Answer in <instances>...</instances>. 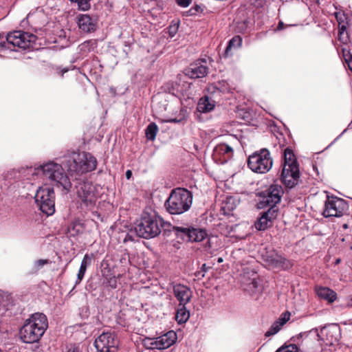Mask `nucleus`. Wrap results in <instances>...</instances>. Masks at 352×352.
<instances>
[{
  "instance_id": "nucleus-27",
  "label": "nucleus",
  "mask_w": 352,
  "mask_h": 352,
  "mask_svg": "<svg viewBox=\"0 0 352 352\" xmlns=\"http://www.w3.org/2000/svg\"><path fill=\"white\" fill-rule=\"evenodd\" d=\"M206 232L202 229L191 228V231L188 234V240L190 241L199 242L203 241L206 236Z\"/></svg>"
},
{
  "instance_id": "nucleus-15",
  "label": "nucleus",
  "mask_w": 352,
  "mask_h": 352,
  "mask_svg": "<svg viewBox=\"0 0 352 352\" xmlns=\"http://www.w3.org/2000/svg\"><path fill=\"white\" fill-rule=\"evenodd\" d=\"M190 87L191 84L190 82L182 80L181 78L176 81L170 82L167 85L168 92L178 98L181 96L190 98V96L192 95Z\"/></svg>"
},
{
  "instance_id": "nucleus-4",
  "label": "nucleus",
  "mask_w": 352,
  "mask_h": 352,
  "mask_svg": "<svg viewBox=\"0 0 352 352\" xmlns=\"http://www.w3.org/2000/svg\"><path fill=\"white\" fill-rule=\"evenodd\" d=\"M48 327L47 317L42 313H35L25 320L19 334L23 342L34 343L43 336Z\"/></svg>"
},
{
  "instance_id": "nucleus-35",
  "label": "nucleus",
  "mask_w": 352,
  "mask_h": 352,
  "mask_svg": "<svg viewBox=\"0 0 352 352\" xmlns=\"http://www.w3.org/2000/svg\"><path fill=\"white\" fill-rule=\"evenodd\" d=\"M103 284L111 289H116L117 287V278L112 275L106 276L104 279Z\"/></svg>"
},
{
  "instance_id": "nucleus-49",
  "label": "nucleus",
  "mask_w": 352,
  "mask_h": 352,
  "mask_svg": "<svg viewBox=\"0 0 352 352\" xmlns=\"http://www.w3.org/2000/svg\"><path fill=\"white\" fill-rule=\"evenodd\" d=\"M209 269V267H206V264H203L201 267V271H203V272L205 274V272Z\"/></svg>"
},
{
  "instance_id": "nucleus-9",
  "label": "nucleus",
  "mask_w": 352,
  "mask_h": 352,
  "mask_svg": "<svg viewBox=\"0 0 352 352\" xmlns=\"http://www.w3.org/2000/svg\"><path fill=\"white\" fill-rule=\"evenodd\" d=\"M36 41V36L33 34L21 30L14 31L7 34L6 41L0 42V47H6L8 43L23 50L34 48Z\"/></svg>"
},
{
  "instance_id": "nucleus-45",
  "label": "nucleus",
  "mask_w": 352,
  "mask_h": 352,
  "mask_svg": "<svg viewBox=\"0 0 352 352\" xmlns=\"http://www.w3.org/2000/svg\"><path fill=\"white\" fill-rule=\"evenodd\" d=\"M204 276H205V274L203 272V271H201V270L197 271L195 273V276L196 278H197L198 279H201L202 278L204 277Z\"/></svg>"
},
{
  "instance_id": "nucleus-50",
  "label": "nucleus",
  "mask_w": 352,
  "mask_h": 352,
  "mask_svg": "<svg viewBox=\"0 0 352 352\" xmlns=\"http://www.w3.org/2000/svg\"><path fill=\"white\" fill-rule=\"evenodd\" d=\"M66 352H78V348L74 346L69 349Z\"/></svg>"
},
{
  "instance_id": "nucleus-2",
  "label": "nucleus",
  "mask_w": 352,
  "mask_h": 352,
  "mask_svg": "<svg viewBox=\"0 0 352 352\" xmlns=\"http://www.w3.org/2000/svg\"><path fill=\"white\" fill-rule=\"evenodd\" d=\"M28 175L32 177H41L58 187H62L66 192L72 188V183L65 172L62 164L54 161H48L43 164L34 167L27 168Z\"/></svg>"
},
{
  "instance_id": "nucleus-32",
  "label": "nucleus",
  "mask_w": 352,
  "mask_h": 352,
  "mask_svg": "<svg viewBox=\"0 0 352 352\" xmlns=\"http://www.w3.org/2000/svg\"><path fill=\"white\" fill-rule=\"evenodd\" d=\"M258 287V282L257 281L256 278L254 276L250 280V282L246 284L244 289L249 292L250 294H252L256 292L257 288Z\"/></svg>"
},
{
  "instance_id": "nucleus-38",
  "label": "nucleus",
  "mask_w": 352,
  "mask_h": 352,
  "mask_svg": "<svg viewBox=\"0 0 352 352\" xmlns=\"http://www.w3.org/2000/svg\"><path fill=\"white\" fill-rule=\"evenodd\" d=\"M276 352H298V350L296 345L289 344L279 348Z\"/></svg>"
},
{
  "instance_id": "nucleus-46",
  "label": "nucleus",
  "mask_w": 352,
  "mask_h": 352,
  "mask_svg": "<svg viewBox=\"0 0 352 352\" xmlns=\"http://www.w3.org/2000/svg\"><path fill=\"white\" fill-rule=\"evenodd\" d=\"M177 30V27H170L169 29V34L171 36H174Z\"/></svg>"
},
{
  "instance_id": "nucleus-1",
  "label": "nucleus",
  "mask_w": 352,
  "mask_h": 352,
  "mask_svg": "<svg viewBox=\"0 0 352 352\" xmlns=\"http://www.w3.org/2000/svg\"><path fill=\"white\" fill-rule=\"evenodd\" d=\"M62 163L71 177L76 181V193L81 206L87 208L93 206L96 201V187L91 182L85 180L83 176L96 168V157L89 153L74 152L65 157Z\"/></svg>"
},
{
  "instance_id": "nucleus-10",
  "label": "nucleus",
  "mask_w": 352,
  "mask_h": 352,
  "mask_svg": "<svg viewBox=\"0 0 352 352\" xmlns=\"http://www.w3.org/2000/svg\"><path fill=\"white\" fill-rule=\"evenodd\" d=\"M227 142L217 144L213 151V158L220 164L226 163L234 155V147L239 144V140L236 135H228Z\"/></svg>"
},
{
  "instance_id": "nucleus-48",
  "label": "nucleus",
  "mask_w": 352,
  "mask_h": 352,
  "mask_svg": "<svg viewBox=\"0 0 352 352\" xmlns=\"http://www.w3.org/2000/svg\"><path fill=\"white\" fill-rule=\"evenodd\" d=\"M345 305L349 307H352V296L346 300Z\"/></svg>"
},
{
  "instance_id": "nucleus-41",
  "label": "nucleus",
  "mask_w": 352,
  "mask_h": 352,
  "mask_svg": "<svg viewBox=\"0 0 352 352\" xmlns=\"http://www.w3.org/2000/svg\"><path fill=\"white\" fill-rule=\"evenodd\" d=\"M344 60L349 67V69L352 72V54L348 52L344 54Z\"/></svg>"
},
{
  "instance_id": "nucleus-12",
  "label": "nucleus",
  "mask_w": 352,
  "mask_h": 352,
  "mask_svg": "<svg viewBox=\"0 0 352 352\" xmlns=\"http://www.w3.org/2000/svg\"><path fill=\"white\" fill-rule=\"evenodd\" d=\"M313 331L316 333L318 340L322 341L326 346L336 345L341 338L340 326L336 324L325 326L319 332L318 329L313 330Z\"/></svg>"
},
{
  "instance_id": "nucleus-55",
  "label": "nucleus",
  "mask_w": 352,
  "mask_h": 352,
  "mask_svg": "<svg viewBox=\"0 0 352 352\" xmlns=\"http://www.w3.org/2000/svg\"><path fill=\"white\" fill-rule=\"evenodd\" d=\"M343 227H344V228H347V225H346V224H344Z\"/></svg>"
},
{
  "instance_id": "nucleus-18",
  "label": "nucleus",
  "mask_w": 352,
  "mask_h": 352,
  "mask_svg": "<svg viewBox=\"0 0 352 352\" xmlns=\"http://www.w3.org/2000/svg\"><path fill=\"white\" fill-rule=\"evenodd\" d=\"M277 211V208H269L266 212H264L256 221L255 228L258 230H265L268 228L272 220L276 217Z\"/></svg>"
},
{
  "instance_id": "nucleus-57",
  "label": "nucleus",
  "mask_w": 352,
  "mask_h": 352,
  "mask_svg": "<svg viewBox=\"0 0 352 352\" xmlns=\"http://www.w3.org/2000/svg\"><path fill=\"white\" fill-rule=\"evenodd\" d=\"M1 38V34H0V38Z\"/></svg>"
},
{
  "instance_id": "nucleus-29",
  "label": "nucleus",
  "mask_w": 352,
  "mask_h": 352,
  "mask_svg": "<svg viewBox=\"0 0 352 352\" xmlns=\"http://www.w3.org/2000/svg\"><path fill=\"white\" fill-rule=\"evenodd\" d=\"M158 132V126L155 122L150 123L146 129V136L149 140H154Z\"/></svg>"
},
{
  "instance_id": "nucleus-22",
  "label": "nucleus",
  "mask_w": 352,
  "mask_h": 352,
  "mask_svg": "<svg viewBox=\"0 0 352 352\" xmlns=\"http://www.w3.org/2000/svg\"><path fill=\"white\" fill-rule=\"evenodd\" d=\"M215 107V102L208 96H204L199 99L197 104V110L201 113H208Z\"/></svg>"
},
{
  "instance_id": "nucleus-21",
  "label": "nucleus",
  "mask_w": 352,
  "mask_h": 352,
  "mask_svg": "<svg viewBox=\"0 0 352 352\" xmlns=\"http://www.w3.org/2000/svg\"><path fill=\"white\" fill-rule=\"evenodd\" d=\"M158 343V350H163L172 346L177 340V334L173 331H169L165 334L156 338Z\"/></svg>"
},
{
  "instance_id": "nucleus-5",
  "label": "nucleus",
  "mask_w": 352,
  "mask_h": 352,
  "mask_svg": "<svg viewBox=\"0 0 352 352\" xmlns=\"http://www.w3.org/2000/svg\"><path fill=\"white\" fill-rule=\"evenodd\" d=\"M192 204V192L186 188H177L171 191L164 206L170 214H181L187 212Z\"/></svg>"
},
{
  "instance_id": "nucleus-11",
  "label": "nucleus",
  "mask_w": 352,
  "mask_h": 352,
  "mask_svg": "<svg viewBox=\"0 0 352 352\" xmlns=\"http://www.w3.org/2000/svg\"><path fill=\"white\" fill-rule=\"evenodd\" d=\"M283 193L281 186L278 184L270 186L266 190L260 193L261 199L258 203V208L260 209L267 207L276 208V206L280 202Z\"/></svg>"
},
{
  "instance_id": "nucleus-13",
  "label": "nucleus",
  "mask_w": 352,
  "mask_h": 352,
  "mask_svg": "<svg viewBox=\"0 0 352 352\" xmlns=\"http://www.w3.org/2000/svg\"><path fill=\"white\" fill-rule=\"evenodd\" d=\"M119 341L116 334L112 331L103 332L94 342L98 352H116Z\"/></svg>"
},
{
  "instance_id": "nucleus-6",
  "label": "nucleus",
  "mask_w": 352,
  "mask_h": 352,
  "mask_svg": "<svg viewBox=\"0 0 352 352\" xmlns=\"http://www.w3.org/2000/svg\"><path fill=\"white\" fill-rule=\"evenodd\" d=\"M298 178L299 168L297 160L292 150L287 148L284 151L282 181L287 187L292 188L296 184Z\"/></svg>"
},
{
  "instance_id": "nucleus-40",
  "label": "nucleus",
  "mask_w": 352,
  "mask_h": 352,
  "mask_svg": "<svg viewBox=\"0 0 352 352\" xmlns=\"http://www.w3.org/2000/svg\"><path fill=\"white\" fill-rule=\"evenodd\" d=\"M290 318V313L289 312H285L283 313L280 318L277 320L280 324H281L282 326H283L289 320Z\"/></svg>"
},
{
  "instance_id": "nucleus-52",
  "label": "nucleus",
  "mask_w": 352,
  "mask_h": 352,
  "mask_svg": "<svg viewBox=\"0 0 352 352\" xmlns=\"http://www.w3.org/2000/svg\"><path fill=\"white\" fill-rule=\"evenodd\" d=\"M168 122H178L179 120H177L176 119H172V120H168Z\"/></svg>"
},
{
  "instance_id": "nucleus-56",
  "label": "nucleus",
  "mask_w": 352,
  "mask_h": 352,
  "mask_svg": "<svg viewBox=\"0 0 352 352\" xmlns=\"http://www.w3.org/2000/svg\"><path fill=\"white\" fill-rule=\"evenodd\" d=\"M340 262V259H338L336 263H338Z\"/></svg>"
},
{
  "instance_id": "nucleus-26",
  "label": "nucleus",
  "mask_w": 352,
  "mask_h": 352,
  "mask_svg": "<svg viewBox=\"0 0 352 352\" xmlns=\"http://www.w3.org/2000/svg\"><path fill=\"white\" fill-rule=\"evenodd\" d=\"M91 257L88 254H85L80 264V267L77 275V280L76 284H78L82 280L87 267L91 265Z\"/></svg>"
},
{
  "instance_id": "nucleus-7",
  "label": "nucleus",
  "mask_w": 352,
  "mask_h": 352,
  "mask_svg": "<svg viewBox=\"0 0 352 352\" xmlns=\"http://www.w3.org/2000/svg\"><path fill=\"white\" fill-rule=\"evenodd\" d=\"M35 203L40 210L47 216L55 212V193L52 187L47 185L38 188L34 195Z\"/></svg>"
},
{
  "instance_id": "nucleus-20",
  "label": "nucleus",
  "mask_w": 352,
  "mask_h": 352,
  "mask_svg": "<svg viewBox=\"0 0 352 352\" xmlns=\"http://www.w3.org/2000/svg\"><path fill=\"white\" fill-rule=\"evenodd\" d=\"M268 265L273 268H287L289 261L277 253L272 252L265 258Z\"/></svg>"
},
{
  "instance_id": "nucleus-25",
  "label": "nucleus",
  "mask_w": 352,
  "mask_h": 352,
  "mask_svg": "<svg viewBox=\"0 0 352 352\" xmlns=\"http://www.w3.org/2000/svg\"><path fill=\"white\" fill-rule=\"evenodd\" d=\"M186 305H178L175 314V320L178 324L186 323L190 317V311L186 309Z\"/></svg>"
},
{
  "instance_id": "nucleus-44",
  "label": "nucleus",
  "mask_w": 352,
  "mask_h": 352,
  "mask_svg": "<svg viewBox=\"0 0 352 352\" xmlns=\"http://www.w3.org/2000/svg\"><path fill=\"white\" fill-rule=\"evenodd\" d=\"M288 25H285L283 21H279L278 24V26L276 29V31H280V30H283L285 27H287Z\"/></svg>"
},
{
  "instance_id": "nucleus-33",
  "label": "nucleus",
  "mask_w": 352,
  "mask_h": 352,
  "mask_svg": "<svg viewBox=\"0 0 352 352\" xmlns=\"http://www.w3.org/2000/svg\"><path fill=\"white\" fill-rule=\"evenodd\" d=\"M49 260L47 259H38L34 262L31 272L32 273H37L41 269H42L45 265L49 263Z\"/></svg>"
},
{
  "instance_id": "nucleus-42",
  "label": "nucleus",
  "mask_w": 352,
  "mask_h": 352,
  "mask_svg": "<svg viewBox=\"0 0 352 352\" xmlns=\"http://www.w3.org/2000/svg\"><path fill=\"white\" fill-rule=\"evenodd\" d=\"M177 5L182 8H187L190 6L191 0H175Z\"/></svg>"
},
{
  "instance_id": "nucleus-53",
  "label": "nucleus",
  "mask_w": 352,
  "mask_h": 352,
  "mask_svg": "<svg viewBox=\"0 0 352 352\" xmlns=\"http://www.w3.org/2000/svg\"><path fill=\"white\" fill-rule=\"evenodd\" d=\"M217 261H218V263H221V262H223V258H219Z\"/></svg>"
},
{
  "instance_id": "nucleus-23",
  "label": "nucleus",
  "mask_w": 352,
  "mask_h": 352,
  "mask_svg": "<svg viewBox=\"0 0 352 352\" xmlns=\"http://www.w3.org/2000/svg\"><path fill=\"white\" fill-rule=\"evenodd\" d=\"M316 292L318 297L329 302H333L336 299V292L328 287H317L316 288Z\"/></svg>"
},
{
  "instance_id": "nucleus-34",
  "label": "nucleus",
  "mask_w": 352,
  "mask_h": 352,
  "mask_svg": "<svg viewBox=\"0 0 352 352\" xmlns=\"http://www.w3.org/2000/svg\"><path fill=\"white\" fill-rule=\"evenodd\" d=\"M143 345L148 349H158L157 339L146 338L143 340Z\"/></svg>"
},
{
  "instance_id": "nucleus-43",
  "label": "nucleus",
  "mask_w": 352,
  "mask_h": 352,
  "mask_svg": "<svg viewBox=\"0 0 352 352\" xmlns=\"http://www.w3.org/2000/svg\"><path fill=\"white\" fill-rule=\"evenodd\" d=\"M68 71L67 68H63L61 69L60 67L56 68V73L57 74L63 76L65 73H66Z\"/></svg>"
},
{
  "instance_id": "nucleus-19",
  "label": "nucleus",
  "mask_w": 352,
  "mask_h": 352,
  "mask_svg": "<svg viewBox=\"0 0 352 352\" xmlns=\"http://www.w3.org/2000/svg\"><path fill=\"white\" fill-rule=\"evenodd\" d=\"M78 25L84 32H91L96 30V22L89 14H80L78 16Z\"/></svg>"
},
{
  "instance_id": "nucleus-24",
  "label": "nucleus",
  "mask_w": 352,
  "mask_h": 352,
  "mask_svg": "<svg viewBox=\"0 0 352 352\" xmlns=\"http://www.w3.org/2000/svg\"><path fill=\"white\" fill-rule=\"evenodd\" d=\"M239 204V201L236 198L232 196H228L222 201L221 209L224 214H227L234 210Z\"/></svg>"
},
{
  "instance_id": "nucleus-14",
  "label": "nucleus",
  "mask_w": 352,
  "mask_h": 352,
  "mask_svg": "<svg viewBox=\"0 0 352 352\" xmlns=\"http://www.w3.org/2000/svg\"><path fill=\"white\" fill-rule=\"evenodd\" d=\"M345 208L346 204L342 199L336 197H327L322 214L325 217H341Z\"/></svg>"
},
{
  "instance_id": "nucleus-3",
  "label": "nucleus",
  "mask_w": 352,
  "mask_h": 352,
  "mask_svg": "<svg viewBox=\"0 0 352 352\" xmlns=\"http://www.w3.org/2000/svg\"><path fill=\"white\" fill-rule=\"evenodd\" d=\"M168 223L160 217L155 214H144L138 222L134 230L128 232L124 239V242L135 241L134 234L144 239H152L158 236L162 228Z\"/></svg>"
},
{
  "instance_id": "nucleus-37",
  "label": "nucleus",
  "mask_w": 352,
  "mask_h": 352,
  "mask_svg": "<svg viewBox=\"0 0 352 352\" xmlns=\"http://www.w3.org/2000/svg\"><path fill=\"white\" fill-rule=\"evenodd\" d=\"M336 18L338 23V28H340L342 25L347 28L348 23L346 21V17L344 13L336 12Z\"/></svg>"
},
{
  "instance_id": "nucleus-17",
  "label": "nucleus",
  "mask_w": 352,
  "mask_h": 352,
  "mask_svg": "<svg viewBox=\"0 0 352 352\" xmlns=\"http://www.w3.org/2000/svg\"><path fill=\"white\" fill-rule=\"evenodd\" d=\"M208 67L206 65V60L201 59L191 64L186 69V75L190 78H198L204 77L208 74Z\"/></svg>"
},
{
  "instance_id": "nucleus-36",
  "label": "nucleus",
  "mask_w": 352,
  "mask_h": 352,
  "mask_svg": "<svg viewBox=\"0 0 352 352\" xmlns=\"http://www.w3.org/2000/svg\"><path fill=\"white\" fill-rule=\"evenodd\" d=\"M283 326L278 321L273 323L271 327L265 333V336L269 337L278 333Z\"/></svg>"
},
{
  "instance_id": "nucleus-30",
  "label": "nucleus",
  "mask_w": 352,
  "mask_h": 352,
  "mask_svg": "<svg viewBox=\"0 0 352 352\" xmlns=\"http://www.w3.org/2000/svg\"><path fill=\"white\" fill-rule=\"evenodd\" d=\"M173 230L177 237H181L183 240L188 241V234H190V231H191V228L180 227V226H175V227H173Z\"/></svg>"
},
{
  "instance_id": "nucleus-51",
  "label": "nucleus",
  "mask_w": 352,
  "mask_h": 352,
  "mask_svg": "<svg viewBox=\"0 0 352 352\" xmlns=\"http://www.w3.org/2000/svg\"><path fill=\"white\" fill-rule=\"evenodd\" d=\"M132 175V173L130 170H128L126 172V177L127 179H130Z\"/></svg>"
},
{
  "instance_id": "nucleus-54",
  "label": "nucleus",
  "mask_w": 352,
  "mask_h": 352,
  "mask_svg": "<svg viewBox=\"0 0 352 352\" xmlns=\"http://www.w3.org/2000/svg\"><path fill=\"white\" fill-rule=\"evenodd\" d=\"M72 2L77 3L78 0H70Z\"/></svg>"
},
{
  "instance_id": "nucleus-47",
  "label": "nucleus",
  "mask_w": 352,
  "mask_h": 352,
  "mask_svg": "<svg viewBox=\"0 0 352 352\" xmlns=\"http://www.w3.org/2000/svg\"><path fill=\"white\" fill-rule=\"evenodd\" d=\"M90 43H91V41H87V42H85V43H82L80 45V50H84V49L88 47Z\"/></svg>"
},
{
  "instance_id": "nucleus-8",
  "label": "nucleus",
  "mask_w": 352,
  "mask_h": 352,
  "mask_svg": "<svg viewBox=\"0 0 352 352\" xmlns=\"http://www.w3.org/2000/svg\"><path fill=\"white\" fill-rule=\"evenodd\" d=\"M273 161L267 148H262L250 155L248 159V166L254 172L265 173L272 166Z\"/></svg>"
},
{
  "instance_id": "nucleus-16",
  "label": "nucleus",
  "mask_w": 352,
  "mask_h": 352,
  "mask_svg": "<svg viewBox=\"0 0 352 352\" xmlns=\"http://www.w3.org/2000/svg\"><path fill=\"white\" fill-rule=\"evenodd\" d=\"M173 294L179 302V305H187L192 297V291L188 286L177 283L173 287Z\"/></svg>"
},
{
  "instance_id": "nucleus-31",
  "label": "nucleus",
  "mask_w": 352,
  "mask_h": 352,
  "mask_svg": "<svg viewBox=\"0 0 352 352\" xmlns=\"http://www.w3.org/2000/svg\"><path fill=\"white\" fill-rule=\"evenodd\" d=\"M346 29L347 28L342 25L338 28V40L344 44H346L348 42L352 43V41L349 38Z\"/></svg>"
},
{
  "instance_id": "nucleus-28",
  "label": "nucleus",
  "mask_w": 352,
  "mask_h": 352,
  "mask_svg": "<svg viewBox=\"0 0 352 352\" xmlns=\"http://www.w3.org/2000/svg\"><path fill=\"white\" fill-rule=\"evenodd\" d=\"M242 43V39L239 36H234L228 43V46L225 50L223 56L228 57L231 55V50L232 49L239 48Z\"/></svg>"
},
{
  "instance_id": "nucleus-39",
  "label": "nucleus",
  "mask_w": 352,
  "mask_h": 352,
  "mask_svg": "<svg viewBox=\"0 0 352 352\" xmlns=\"http://www.w3.org/2000/svg\"><path fill=\"white\" fill-rule=\"evenodd\" d=\"M78 8L82 10H87L90 8V0H78Z\"/></svg>"
}]
</instances>
